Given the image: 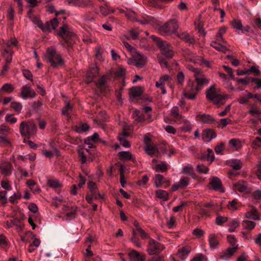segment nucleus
<instances>
[{
	"label": "nucleus",
	"instance_id": "obj_1",
	"mask_svg": "<svg viewBox=\"0 0 261 261\" xmlns=\"http://www.w3.org/2000/svg\"><path fill=\"white\" fill-rule=\"evenodd\" d=\"M46 58L53 67H56L57 65H63L64 63L61 54L57 52L54 46L47 48Z\"/></svg>",
	"mask_w": 261,
	"mask_h": 261
},
{
	"label": "nucleus",
	"instance_id": "obj_2",
	"mask_svg": "<svg viewBox=\"0 0 261 261\" xmlns=\"http://www.w3.org/2000/svg\"><path fill=\"white\" fill-rule=\"evenodd\" d=\"M151 38L154 41L156 45L165 57L168 58H171L173 56V47L169 42L162 40L160 38L154 35H152Z\"/></svg>",
	"mask_w": 261,
	"mask_h": 261
},
{
	"label": "nucleus",
	"instance_id": "obj_3",
	"mask_svg": "<svg viewBox=\"0 0 261 261\" xmlns=\"http://www.w3.org/2000/svg\"><path fill=\"white\" fill-rule=\"evenodd\" d=\"M178 28V20L176 18H172L160 27L159 32L163 35H171L176 34Z\"/></svg>",
	"mask_w": 261,
	"mask_h": 261
},
{
	"label": "nucleus",
	"instance_id": "obj_4",
	"mask_svg": "<svg viewBox=\"0 0 261 261\" xmlns=\"http://www.w3.org/2000/svg\"><path fill=\"white\" fill-rule=\"evenodd\" d=\"M36 125L33 121H24L21 122L19 131L22 136L30 138L37 133Z\"/></svg>",
	"mask_w": 261,
	"mask_h": 261
},
{
	"label": "nucleus",
	"instance_id": "obj_5",
	"mask_svg": "<svg viewBox=\"0 0 261 261\" xmlns=\"http://www.w3.org/2000/svg\"><path fill=\"white\" fill-rule=\"evenodd\" d=\"M189 69L194 73L195 84H196L195 85L198 89L201 90L205 86L208 85L210 80L206 77L205 75L203 73L200 69L191 67Z\"/></svg>",
	"mask_w": 261,
	"mask_h": 261
},
{
	"label": "nucleus",
	"instance_id": "obj_6",
	"mask_svg": "<svg viewBox=\"0 0 261 261\" xmlns=\"http://www.w3.org/2000/svg\"><path fill=\"white\" fill-rule=\"evenodd\" d=\"M207 98L215 104H220L226 97V95H222L215 88V86H212L206 91Z\"/></svg>",
	"mask_w": 261,
	"mask_h": 261
},
{
	"label": "nucleus",
	"instance_id": "obj_7",
	"mask_svg": "<svg viewBox=\"0 0 261 261\" xmlns=\"http://www.w3.org/2000/svg\"><path fill=\"white\" fill-rule=\"evenodd\" d=\"M128 64H133L139 68H142L146 63V58L136 51L132 54V58L128 60Z\"/></svg>",
	"mask_w": 261,
	"mask_h": 261
},
{
	"label": "nucleus",
	"instance_id": "obj_8",
	"mask_svg": "<svg viewBox=\"0 0 261 261\" xmlns=\"http://www.w3.org/2000/svg\"><path fill=\"white\" fill-rule=\"evenodd\" d=\"M200 90L197 89L195 83L189 81L187 85L183 91L184 95L185 97L194 100L196 98V96Z\"/></svg>",
	"mask_w": 261,
	"mask_h": 261
},
{
	"label": "nucleus",
	"instance_id": "obj_9",
	"mask_svg": "<svg viewBox=\"0 0 261 261\" xmlns=\"http://www.w3.org/2000/svg\"><path fill=\"white\" fill-rule=\"evenodd\" d=\"M164 246L153 239H150L147 245V251L149 255H153L162 252Z\"/></svg>",
	"mask_w": 261,
	"mask_h": 261
},
{
	"label": "nucleus",
	"instance_id": "obj_10",
	"mask_svg": "<svg viewBox=\"0 0 261 261\" xmlns=\"http://www.w3.org/2000/svg\"><path fill=\"white\" fill-rule=\"evenodd\" d=\"M36 96L35 91L31 88V86L25 85L22 86L20 89V96L23 99L28 98L33 99Z\"/></svg>",
	"mask_w": 261,
	"mask_h": 261
},
{
	"label": "nucleus",
	"instance_id": "obj_11",
	"mask_svg": "<svg viewBox=\"0 0 261 261\" xmlns=\"http://www.w3.org/2000/svg\"><path fill=\"white\" fill-rule=\"evenodd\" d=\"M248 113L254 117V118L252 119L251 121L253 122H257V121H261V110L255 104H252L250 106V110Z\"/></svg>",
	"mask_w": 261,
	"mask_h": 261
},
{
	"label": "nucleus",
	"instance_id": "obj_12",
	"mask_svg": "<svg viewBox=\"0 0 261 261\" xmlns=\"http://www.w3.org/2000/svg\"><path fill=\"white\" fill-rule=\"evenodd\" d=\"M233 189L236 191L247 193L250 191L248 184L243 180H240L233 184Z\"/></svg>",
	"mask_w": 261,
	"mask_h": 261
},
{
	"label": "nucleus",
	"instance_id": "obj_13",
	"mask_svg": "<svg viewBox=\"0 0 261 261\" xmlns=\"http://www.w3.org/2000/svg\"><path fill=\"white\" fill-rule=\"evenodd\" d=\"M170 79V76L166 74L161 76L159 80L155 83V86L161 89L162 94L166 93L167 91L165 85Z\"/></svg>",
	"mask_w": 261,
	"mask_h": 261
},
{
	"label": "nucleus",
	"instance_id": "obj_14",
	"mask_svg": "<svg viewBox=\"0 0 261 261\" xmlns=\"http://www.w3.org/2000/svg\"><path fill=\"white\" fill-rule=\"evenodd\" d=\"M98 74V70L97 67L96 65H93L89 68L87 71L85 82L87 83H91Z\"/></svg>",
	"mask_w": 261,
	"mask_h": 261
},
{
	"label": "nucleus",
	"instance_id": "obj_15",
	"mask_svg": "<svg viewBox=\"0 0 261 261\" xmlns=\"http://www.w3.org/2000/svg\"><path fill=\"white\" fill-rule=\"evenodd\" d=\"M88 188L90 191L91 194L94 197V199H102L103 196L101 195L98 190L96 184L93 181H89L87 183Z\"/></svg>",
	"mask_w": 261,
	"mask_h": 261
},
{
	"label": "nucleus",
	"instance_id": "obj_16",
	"mask_svg": "<svg viewBox=\"0 0 261 261\" xmlns=\"http://www.w3.org/2000/svg\"><path fill=\"white\" fill-rule=\"evenodd\" d=\"M196 119L202 123L212 124L215 121V119L209 114H198L196 116Z\"/></svg>",
	"mask_w": 261,
	"mask_h": 261
},
{
	"label": "nucleus",
	"instance_id": "obj_17",
	"mask_svg": "<svg viewBox=\"0 0 261 261\" xmlns=\"http://www.w3.org/2000/svg\"><path fill=\"white\" fill-rule=\"evenodd\" d=\"M238 249V246L236 245L232 248H228L220 256V258L224 260H227L231 257L237 251Z\"/></svg>",
	"mask_w": 261,
	"mask_h": 261
},
{
	"label": "nucleus",
	"instance_id": "obj_18",
	"mask_svg": "<svg viewBox=\"0 0 261 261\" xmlns=\"http://www.w3.org/2000/svg\"><path fill=\"white\" fill-rule=\"evenodd\" d=\"M0 173L5 176H9L12 173V165L9 162H5L0 165Z\"/></svg>",
	"mask_w": 261,
	"mask_h": 261
},
{
	"label": "nucleus",
	"instance_id": "obj_19",
	"mask_svg": "<svg viewBox=\"0 0 261 261\" xmlns=\"http://www.w3.org/2000/svg\"><path fill=\"white\" fill-rule=\"evenodd\" d=\"M180 39L184 40L187 43L192 44L195 42L193 37L190 35L186 32H177L175 34Z\"/></svg>",
	"mask_w": 261,
	"mask_h": 261
},
{
	"label": "nucleus",
	"instance_id": "obj_20",
	"mask_svg": "<svg viewBox=\"0 0 261 261\" xmlns=\"http://www.w3.org/2000/svg\"><path fill=\"white\" fill-rule=\"evenodd\" d=\"M216 134L215 132L211 129H206L202 133V137L205 142H209L212 139L216 138Z\"/></svg>",
	"mask_w": 261,
	"mask_h": 261
},
{
	"label": "nucleus",
	"instance_id": "obj_21",
	"mask_svg": "<svg viewBox=\"0 0 261 261\" xmlns=\"http://www.w3.org/2000/svg\"><path fill=\"white\" fill-rule=\"evenodd\" d=\"M17 44L18 41L15 38H11L9 40L3 42L2 47L3 48H7L12 50L13 47L17 46Z\"/></svg>",
	"mask_w": 261,
	"mask_h": 261
},
{
	"label": "nucleus",
	"instance_id": "obj_22",
	"mask_svg": "<svg viewBox=\"0 0 261 261\" xmlns=\"http://www.w3.org/2000/svg\"><path fill=\"white\" fill-rule=\"evenodd\" d=\"M129 255L130 261H145V256L140 254L136 250L130 251Z\"/></svg>",
	"mask_w": 261,
	"mask_h": 261
},
{
	"label": "nucleus",
	"instance_id": "obj_23",
	"mask_svg": "<svg viewBox=\"0 0 261 261\" xmlns=\"http://www.w3.org/2000/svg\"><path fill=\"white\" fill-rule=\"evenodd\" d=\"M13 51L10 49L7 48H3L2 51V55L5 58V62L6 64H10L11 63L12 60V56Z\"/></svg>",
	"mask_w": 261,
	"mask_h": 261
},
{
	"label": "nucleus",
	"instance_id": "obj_24",
	"mask_svg": "<svg viewBox=\"0 0 261 261\" xmlns=\"http://www.w3.org/2000/svg\"><path fill=\"white\" fill-rule=\"evenodd\" d=\"M67 26L66 25L60 27V31L58 33V35L65 39L66 41H67L68 37H70L72 35V33L68 31L67 30Z\"/></svg>",
	"mask_w": 261,
	"mask_h": 261
},
{
	"label": "nucleus",
	"instance_id": "obj_25",
	"mask_svg": "<svg viewBox=\"0 0 261 261\" xmlns=\"http://www.w3.org/2000/svg\"><path fill=\"white\" fill-rule=\"evenodd\" d=\"M208 242L211 249L216 248L219 244L217 236L215 233H211L208 236Z\"/></svg>",
	"mask_w": 261,
	"mask_h": 261
},
{
	"label": "nucleus",
	"instance_id": "obj_26",
	"mask_svg": "<svg viewBox=\"0 0 261 261\" xmlns=\"http://www.w3.org/2000/svg\"><path fill=\"white\" fill-rule=\"evenodd\" d=\"M144 150L146 153L150 156H153L158 152V148L156 145L155 144H147L145 145Z\"/></svg>",
	"mask_w": 261,
	"mask_h": 261
},
{
	"label": "nucleus",
	"instance_id": "obj_27",
	"mask_svg": "<svg viewBox=\"0 0 261 261\" xmlns=\"http://www.w3.org/2000/svg\"><path fill=\"white\" fill-rule=\"evenodd\" d=\"M128 134V133L124 131L118 136L120 144L125 148H129L130 146L129 142L125 138Z\"/></svg>",
	"mask_w": 261,
	"mask_h": 261
},
{
	"label": "nucleus",
	"instance_id": "obj_28",
	"mask_svg": "<svg viewBox=\"0 0 261 261\" xmlns=\"http://www.w3.org/2000/svg\"><path fill=\"white\" fill-rule=\"evenodd\" d=\"M191 251V248L190 246H186L184 247L178 251V255L179 257H180L182 260L185 259L189 254Z\"/></svg>",
	"mask_w": 261,
	"mask_h": 261
},
{
	"label": "nucleus",
	"instance_id": "obj_29",
	"mask_svg": "<svg viewBox=\"0 0 261 261\" xmlns=\"http://www.w3.org/2000/svg\"><path fill=\"white\" fill-rule=\"evenodd\" d=\"M253 98V94L247 90H245L243 96H241L238 101L241 104H246L249 101V99Z\"/></svg>",
	"mask_w": 261,
	"mask_h": 261
},
{
	"label": "nucleus",
	"instance_id": "obj_30",
	"mask_svg": "<svg viewBox=\"0 0 261 261\" xmlns=\"http://www.w3.org/2000/svg\"><path fill=\"white\" fill-rule=\"evenodd\" d=\"M171 116L173 118L174 121L177 122L182 118V116L179 113L178 107L174 106L171 110Z\"/></svg>",
	"mask_w": 261,
	"mask_h": 261
},
{
	"label": "nucleus",
	"instance_id": "obj_31",
	"mask_svg": "<svg viewBox=\"0 0 261 261\" xmlns=\"http://www.w3.org/2000/svg\"><path fill=\"white\" fill-rule=\"evenodd\" d=\"M210 184L213 189L215 190H219L222 186L220 179L217 177H212L210 178Z\"/></svg>",
	"mask_w": 261,
	"mask_h": 261
},
{
	"label": "nucleus",
	"instance_id": "obj_32",
	"mask_svg": "<svg viewBox=\"0 0 261 261\" xmlns=\"http://www.w3.org/2000/svg\"><path fill=\"white\" fill-rule=\"evenodd\" d=\"M246 217L248 219H251L254 220L259 219L257 214V211L256 208L252 206L250 211H247L245 214Z\"/></svg>",
	"mask_w": 261,
	"mask_h": 261
},
{
	"label": "nucleus",
	"instance_id": "obj_33",
	"mask_svg": "<svg viewBox=\"0 0 261 261\" xmlns=\"http://www.w3.org/2000/svg\"><path fill=\"white\" fill-rule=\"evenodd\" d=\"M201 159L210 161L211 164L215 159L214 153L212 149H207L206 152L203 153L201 156Z\"/></svg>",
	"mask_w": 261,
	"mask_h": 261
},
{
	"label": "nucleus",
	"instance_id": "obj_34",
	"mask_svg": "<svg viewBox=\"0 0 261 261\" xmlns=\"http://www.w3.org/2000/svg\"><path fill=\"white\" fill-rule=\"evenodd\" d=\"M211 45L217 50L219 51L225 53L228 50L225 44H222L221 43H217V42L215 41H213L211 43Z\"/></svg>",
	"mask_w": 261,
	"mask_h": 261
},
{
	"label": "nucleus",
	"instance_id": "obj_35",
	"mask_svg": "<svg viewBox=\"0 0 261 261\" xmlns=\"http://www.w3.org/2000/svg\"><path fill=\"white\" fill-rule=\"evenodd\" d=\"M89 126L87 123H79L75 125L74 130L78 133H82L89 130Z\"/></svg>",
	"mask_w": 261,
	"mask_h": 261
},
{
	"label": "nucleus",
	"instance_id": "obj_36",
	"mask_svg": "<svg viewBox=\"0 0 261 261\" xmlns=\"http://www.w3.org/2000/svg\"><path fill=\"white\" fill-rule=\"evenodd\" d=\"M99 9L101 13L105 16L115 12L114 9L110 8L107 4H105L103 6H100Z\"/></svg>",
	"mask_w": 261,
	"mask_h": 261
},
{
	"label": "nucleus",
	"instance_id": "obj_37",
	"mask_svg": "<svg viewBox=\"0 0 261 261\" xmlns=\"http://www.w3.org/2000/svg\"><path fill=\"white\" fill-rule=\"evenodd\" d=\"M174 0H150V3L151 6L156 8H162V3H170Z\"/></svg>",
	"mask_w": 261,
	"mask_h": 261
},
{
	"label": "nucleus",
	"instance_id": "obj_38",
	"mask_svg": "<svg viewBox=\"0 0 261 261\" xmlns=\"http://www.w3.org/2000/svg\"><path fill=\"white\" fill-rule=\"evenodd\" d=\"M155 195L158 198L161 199L164 201H167L168 200V194L166 191L158 190L155 192Z\"/></svg>",
	"mask_w": 261,
	"mask_h": 261
},
{
	"label": "nucleus",
	"instance_id": "obj_39",
	"mask_svg": "<svg viewBox=\"0 0 261 261\" xmlns=\"http://www.w3.org/2000/svg\"><path fill=\"white\" fill-rule=\"evenodd\" d=\"M152 168L156 172H165L166 171L168 168L167 165L164 162H161L160 164H156L152 166Z\"/></svg>",
	"mask_w": 261,
	"mask_h": 261
},
{
	"label": "nucleus",
	"instance_id": "obj_40",
	"mask_svg": "<svg viewBox=\"0 0 261 261\" xmlns=\"http://www.w3.org/2000/svg\"><path fill=\"white\" fill-rule=\"evenodd\" d=\"M107 82V76L103 75L101 76L96 82V84L98 87L101 91L105 90L106 88V84Z\"/></svg>",
	"mask_w": 261,
	"mask_h": 261
},
{
	"label": "nucleus",
	"instance_id": "obj_41",
	"mask_svg": "<svg viewBox=\"0 0 261 261\" xmlns=\"http://www.w3.org/2000/svg\"><path fill=\"white\" fill-rule=\"evenodd\" d=\"M142 92V90L140 87H135L130 90V95L133 97L141 96Z\"/></svg>",
	"mask_w": 261,
	"mask_h": 261
},
{
	"label": "nucleus",
	"instance_id": "obj_42",
	"mask_svg": "<svg viewBox=\"0 0 261 261\" xmlns=\"http://www.w3.org/2000/svg\"><path fill=\"white\" fill-rule=\"evenodd\" d=\"M121 160H130L132 159V154L129 151H121L118 153Z\"/></svg>",
	"mask_w": 261,
	"mask_h": 261
},
{
	"label": "nucleus",
	"instance_id": "obj_43",
	"mask_svg": "<svg viewBox=\"0 0 261 261\" xmlns=\"http://www.w3.org/2000/svg\"><path fill=\"white\" fill-rule=\"evenodd\" d=\"M47 184L49 187L52 188H57L61 187V184L59 181L56 178L48 179Z\"/></svg>",
	"mask_w": 261,
	"mask_h": 261
},
{
	"label": "nucleus",
	"instance_id": "obj_44",
	"mask_svg": "<svg viewBox=\"0 0 261 261\" xmlns=\"http://www.w3.org/2000/svg\"><path fill=\"white\" fill-rule=\"evenodd\" d=\"M140 31L137 28L131 29L129 31V37H127V39H132L136 40L138 38Z\"/></svg>",
	"mask_w": 261,
	"mask_h": 261
},
{
	"label": "nucleus",
	"instance_id": "obj_45",
	"mask_svg": "<svg viewBox=\"0 0 261 261\" xmlns=\"http://www.w3.org/2000/svg\"><path fill=\"white\" fill-rule=\"evenodd\" d=\"M239 221L237 219H233L228 225V231L230 232L234 231L239 226Z\"/></svg>",
	"mask_w": 261,
	"mask_h": 261
},
{
	"label": "nucleus",
	"instance_id": "obj_46",
	"mask_svg": "<svg viewBox=\"0 0 261 261\" xmlns=\"http://www.w3.org/2000/svg\"><path fill=\"white\" fill-rule=\"evenodd\" d=\"M230 166L234 170H239L242 167V163L239 160H232L230 162Z\"/></svg>",
	"mask_w": 261,
	"mask_h": 261
},
{
	"label": "nucleus",
	"instance_id": "obj_47",
	"mask_svg": "<svg viewBox=\"0 0 261 261\" xmlns=\"http://www.w3.org/2000/svg\"><path fill=\"white\" fill-rule=\"evenodd\" d=\"M14 226L18 231H21L24 227V224L20 219L17 218H14Z\"/></svg>",
	"mask_w": 261,
	"mask_h": 261
},
{
	"label": "nucleus",
	"instance_id": "obj_48",
	"mask_svg": "<svg viewBox=\"0 0 261 261\" xmlns=\"http://www.w3.org/2000/svg\"><path fill=\"white\" fill-rule=\"evenodd\" d=\"M164 177L162 175L157 174L155 175L154 179V185L156 187H160L163 183Z\"/></svg>",
	"mask_w": 261,
	"mask_h": 261
},
{
	"label": "nucleus",
	"instance_id": "obj_49",
	"mask_svg": "<svg viewBox=\"0 0 261 261\" xmlns=\"http://www.w3.org/2000/svg\"><path fill=\"white\" fill-rule=\"evenodd\" d=\"M243 225L245 229L251 230L255 227V223L251 221L244 220L243 221Z\"/></svg>",
	"mask_w": 261,
	"mask_h": 261
},
{
	"label": "nucleus",
	"instance_id": "obj_50",
	"mask_svg": "<svg viewBox=\"0 0 261 261\" xmlns=\"http://www.w3.org/2000/svg\"><path fill=\"white\" fill-rule=\"evenodd\" d=\"M133 115L135 120L138 122H142L145 119L144 115L138 111H135Z\"/></svg>",
	"mask_w": 261,
	"mask_h": 261
},
{
	"label": "nucleus",
	"instance_id": "obj_51",
	"mask_svg": "<svg viewBox=\"0 0 261 261\" xmlns=\"http://www.w3.org/2000/svg\"><path fill=\"white\" fill-rule=\"evenodd\" d=\"M58 25V21L57 18L51 19L49 23H47V30L55 29Z\"/></svg>",
	"mask_w": 261,
	"mask_h": 261
},
{
	"label": "nucleus",
	"instance_id": "obj_52",
	"mask_svg": "<svg viewBox=\"0 0 261 261\" xmlns=\"http://www.w3.org/2000/svg\"><path fill=\"white\" fill-rule=\"evenodd\" d=\"M76 6L81 7H93L92 2L91 0H81L80 3H76Z\"/></svg>",
	"mask_w": 261,
	"mask_h": 261
},
{
	"label": "nucleus",
	"instance_id": "obj_53",
	"mask_svg": "<svg viewBox=\"0 0 261 261\" xmlns=\"http://www.w3.org/2000/svg\"><path fill=\"white\" fill-rule=\"evenodd\" d=\"M11 108L17 113L20 112L22 106L21 103L19 102H12L11 103Z\"/></svg>",
	"mask_w": 261,
	"mask_h": 261
},
{
	"label": "nucleus",
	"instance_id": "obj_54",
	"mask_svg": "<svg viewBox=\"0 0 261 261\" xmlns=\"http://www.w3.org/2000/svg\"><path fill=\"white\" fill-rule=\"evenodd\" d=\"M251 146L253 149H257L261 147V138L256 137L252 142Z\"/></svg>",
	"mask_w": 261,
	"mask_h": 261
},
{
	"label": "nucleus",
	"instance_id": "obj_55",
	"mask_svg": "<svg viewBox=\"0 0 261 261\" xmlns=\"http://www.w3.org/2000/svg\"><path fill=\"white\" fill-rule=\"evenodd\" d=\"M231 24L233 29L241 31L242 29L243 25L241 21L240 20L234 19L233 20Z\"/></svg>",
	"mask_w": 261,
	"mask_h": 261
},
{
	"label": "nucleus",
	"instance_id": "obj_56",
	"mask_svg": "<svg viewBox=\"0 0 261 261\" xmlns=\"http://www.w3.org/2000/svg\"><path fill=\"white\" fill-rule=\"evenodd\" d=\"M231 120L228 118H222L219 121L218 125L223 128L225 127L227 125L231 123Z\"/></svg>",
	"mask_w": 261,
	"mask_h": 261
},
{
	"label": "nucleus",
	"instance_id": "obj_57",
	"mask_svg": "<svg viewBox=\"0 0 261 261\" xmlns=\"http://www.w3.org/2000/svg\"><path fill=\"white\" fill-rule=\"evenodd\" d=\"M189 183V178L186 177H181L179 181L180 188H184L187 186Z\"/></svg>",
	"mask_w": 261,
	"mask_h": 261
},
{
	"label": "nucleus",
	"instance_id": "obj_58",
	"mask_svg": "<svg viewBox=\"0 0 261 261\" xmlns=\"http://www.w3.org/2000/svg\"><path fill=\"white\" fill-rule=\"evenodd\" d=\"M78 154L80 157V161L82 164H85L87 163V159L86 156L85 155L84 151L82 150L81 149L78 150Z\"/></svg>",
	"mask_w": 261,
	"mask_h": 261
},
{
	"label": "nucleus",
	"instance_id": "obj_59",
	"mask_svg": "<svg viewBox=\"0 0 261 261\" xmlns=\"http://www.w3.org/2000/svg\"><path fill=\"white\" fill-rule=\"evenodd\" d=\"M1 90L4 91L8 93H10L12 92L14 90V88L12 85L10 84H5L1 89Z\"/></svg>",
	"mask_w": 261,
	"mask_h": 261
},
{
	"label": "nucleus",
	"instance_id": "obj_60",
	"mask_svg": "<svg viewBox=\"0 0 261 261\" xmlns=\"http://www.w3.org/2000/svg\"><path fill=\"white\" fill-rule=\"evenodd\" d=\"M222 67L224 69L225 71L226 72H227V73L229 75L230 78L232 80H234V81L236 80V78L234 77V74L233 73V71H232V68H231L230 67H229L227 66H225V65H223Z\"/></svg>",
	"mask_w": 261,
	"mask_h": 261
},
{
	"label": "nucleus",
	"instance_id": "obj_61",
	"mask_svg": "<svg viewBox=\"0 0 261 261\" xmlns=\"http://www.w3.org/2000/svg\"><path fill=\"white\" fill-rule=\"evenodd\" d=\"M175 218L173 216H171L169 219L167 220V225L169 228H172L175 226Z\"/></svg>",
	"mask_w": 261,
	"mask_h": 261
},
{
	"label": "nucleus",
	"instance_id": "obj_62",
	"mask_svg": "<svg viewBox=\"0 0 261 261\" xmlns=\"http://www.w3.org/2000/svg\"><path fill=\"white\" fill-rule=\"evenodd\" d=\"M192 233L197 238H199L203 236L204 231L201 229L196 228L193 231Z\"/></svg>",
	"mask_w": 261,
	"mask_h": 261
},
{
	"label": "nucleus",
	"instance_id": "obj_63",
	"mask_svg": "<svg viewBox=\"0 0 261 261\" xmlns=\"http://www.w3.org/2000/svg\"><path fill=\"white\" fill-rule=\"evenodd\" d=\"M7 246V241L5 236L0 235V248L5 249Z\"/></svg>",
	"mask_w": 261,
	"mask_h": 261
},
{
	"label": "nucleus",
	"instance_id": "obj_64",
	"mask_svg": "<svg viewBox=\"0 0 261 261\" xmlns=\"http://www.w3.org/2000/svg\"><path fill=\"white\" fill-rule=\"evenodd\" d=\"M197 170L198 172L204 174H206L208 172V168L207 167L202 165H198L197 166Z\"/></svg>",
	"mask_w": 261,
	"mask_h": 261
}]
</instances>
